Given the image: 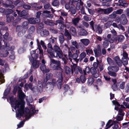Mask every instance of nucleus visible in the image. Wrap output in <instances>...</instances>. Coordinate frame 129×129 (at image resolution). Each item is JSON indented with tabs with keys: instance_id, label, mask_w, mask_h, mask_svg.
<instances>
[{
	"instance_id": "nucleus-24",
	"label": "nucleus",
	"mask_w": 129,
	"mask_h": 129,
	"mask_svg": "<svg viewBox=\"0 0 129 129\" xmlns=\"http://www.w3.org/2000/svg\"><path fill=\"white\" fill-rule=\"evenodd\" d=\"M41 35L42 36H44L45 35H47L49 34V32L47 30L43 29L41 32Z\"/></svg>"
},
{
	"instance_id": "nucleus-10",
	"label": "nucleus",
	"mask_w": 129,
	"mask_h": 129,
	"mask_svg": "<svg viewBox=\"0 0 129 129\" xmlns=\"http://www.w3.org/2000/svg\"><path fill=\"white\" fill-rule=\"evenodd\" d=\"M28 21L30 23L34 24L39 23L40 21V19L39 18H37L35 19L34 18H31L29 19Z\"/></svg>"
},
{
	"instance_id": "nucleus-1",
	"label": "nucleus",
	"mask_w": 129,
	"mask_h": 129,
	"mask_svg": "<svg viewBox=\"0 0 129 129\" xmlns=\"http://www.w3.org/2000/svg\"><path fill=\"white\" fill-rule=\"evenodd\" d=\"M19 88L18 92V96L19 99V101L16 100L15 99L13 98V97H10L9 99H7L8 101L10 102L12 107V110L16 112V117L18 119H20L22 116H25L26 118L28 119L31 116V115L36 112L37 111L35 110V107L34 105H31L29 103L32 102V98L30 97H27L26 99V101L28 103V105L29 106L30 111L28 108H25L24 111L23 109L25 104V102L23 100L25 96L22 90Z\"/></svg>"
},
{
	"instance_id": "nucleus-59",
	"label": "nucleus",
	"mask_w": 129,
	"mask_h": 129,
	"mask_svg": "<svg viewBox=\"0 0 129 129\" xmlns=\"http://www.w3.org/2000/svg\"><path fill=\"white\" fill-rule=\"evenodd\" d=\"M86 52L87 54L88 55H89V54H92L93 53V51L91 49L86 50Z\"/></svg>"
},
{
	"instance_id": "nucleus-8",
	"label": "nucleus",
	"mask_w": 129,
	"mask_h": 129,
	"mask_svg": "<svg viewBox=\"0 0 129 129\" xmlns=\"http://www.w3.org/2000/svg\"><path fill=\"white\" fill-rule=\"evenodd\" d=\"M55 80L53 79L52 80V82H48L45 87L47 88H49L50 90H52L54 86L55 85Z\"/></svg>"
},
{
	"instance_id": "nucleus-26",
	"label": "nucleus",
	"mask_w": 129,
	"mask_h": 129,
	"mask_svg": "<svg viewBox=\"0 0 129 129\" xmlns=\"http://www.w3.org/2000/svg\"><path fill=\"white\" fill-rule=\"evenodd\" d=\"M35 30V28L34 26H32L30 27L28 30V33L31 34L34 33Z\"/></svg>"
},
{
	"instance_id": "nucleus-21",
	"label": "nucleus",
	"mask_w": 129,
	"mask_h": 129,
	"mask_svg": "<svg viewBox=\"0 0 129 129\" xmlns=\"http://www.w3.org/2000/svg\"><path fill=\"white\" fill-rule=\"evenodd\" d=\"M114 59L118 66H121L122 65V62L119 57H115Z\"/></svg>"
},
{
	"instance_id": "nucleus-35",
	"label": "nucleus",
	"mask_w": 129,
	"mask_h": 129,
	"mask_svg": "<svg viewBox=\"0 0 129 129\" xmlns=\"http://www.w3.org/2000/svg\"><path fill=\"white\" fill-rule=\"evenodd\" d=\"M78 70L77 67L76 66L72 68V73H73L74 72H75V73H77Z\"/></svg>"
},
{
	"instance_id": "nucleus-9",
	"label": "nucleus",
	"mask_w": 129,
	"mask_h": 129,
	"mask_svg": "<svg viewBox=\"0 0 129 129\" xmlns=\"http://www.w3.org/2000/svg\"><path fill=\"white\" fill-rule=\"evenodd\" d=\"M125 38L124 36L122 35H118L117 36L114 38V41L116 42H122L124 39Z\"/></svg>"
},
{
	"instance_id": "nucleus-20",
	"label": "nucleus",
	"mask_w": 129,
	"mask_h": 129,
	"mask_svg": "<svg viewBox=\"0 0 129 129\" xmlns=\"http://www.w3.org/2000/svg\"><path fill=\"white\" fill-rule=\"evenodd\" d=\"M80 41L85 46H87L89 43V41L87 39H82L80 40Z\"/></svg>"
},
{
	"instance_id": "nucleus-56",
	"label": "nucleus",
	"mask_w": 129,
	"mask_h": 129,
	"mask_svg": "<svg viewBox=\"0 0 129 129\" xmlns=\"http://www.w3.org/2000/svg\"><path fill=\"white\" fill-rule=\"evenodd\" d=\"M107 61L108 63L109 64H111L112 63V61L111 59L109 57L107 58Z\"/></svg>"
},
{
	"instance_id": "nucleus-50",
	"label": "nucleus",
	"mask_w": 129,
	"mask_h": 129,
	"mask_svg": "<svg viewBox=\"0 0 129 129\" xmlns=\"http://www.w3.org/2000/svg\"><path fill=\"white\" fill-rule=\"evenodd\" d=\"M25 50V49L23 48H19L18 50V53L19 54H21Z\"/></svg>"
},
{
	"instance_id": "nucleus-18",
	"label": "nucleus",
	"mask_w": 129,
	"mask_h": 129,
	"mask_svg": "<svg viewBox=\"0 0 129 129\" xmlns=\"http://www.w3.org/2000/svg\"><path fill=\"white\" fill-rule=\"evenodd\" d=\"M70 32L72 35L73 36L75 35L76 33L75 28L73 26H72L70 27Z\"/></svg>"
},
{
	"instance_id": "nucleus-23",
	"label": "nucleus",
	"mask_w": 129,
	"mask_h": 129,
	"mask_svg": "<svg viewBox=\"0 0 129 129\" xmlns=\"http://www.w3.org/2000/svg\"><path fill=\"white\" fill-rule=\"evenodd\" d=\"M104 14H109L113 11V9L112 7H110L106 9H104Z\"/></svg>"
},
{
	"instance_id": "nucleus-46",
	"label": "nucleus",
	"mask_w": 129,
	"mask_h": 129,
	"mask_svg": "<svg viewBox=\"0 0 129 129\" xmlns=\"http://www.w3.org/2000/svg\"><path fill=\"white\" fill-rule=\"evenodd\" d=\"M116 14L115 12H114L111 14L110 15L109 17L112 19L115 18L116 16Z\"/></svg>"
},
{
	"instance_id": "nucleus-47",
	"label": "nucleus",
	"mask_w": 129,
	"mask_h": 129,
	"mask_svg": "<svg viewBox=\"0 0 129 129\" xmlns=\"http://www.w3.org/2000/svg\"><path fill=\"white\" fill-rule=\"evenodd\" d=\"M123 10L121 9H120L117 10L115 12L116 14H121L123 12Z\"/></svg>"
},
{
	"instance_id": "nucleus-7",
	"label": "nucleus",
	"mask_w": 129,
	"mask_h": 129,
	"mask_svg": "<svg viewBox=\"0 0 129 129\" xmlns=\"http://www.w3.org/2000/svg\"><path fill=\"white\" fill-rule=\"evenodd\" d=\"M37 57H30L29 58L30 61L32 63L34 68H38L40 63L39 61L36 60Z\"/></svg>"
},
{
	"instance_id": "nucleus-33",
	"label": "nucleus",
	"mask_w": 129,
	"mask_h": 129,
	"mask_svg": "<svg viewBox=\"0 0 129 129\" xmlns=\"http://www.w3.org/2000/svg\"><path fill=\"white\" fill-rule=\"evenodd\" d=\"M59 40L60 43L62 44L64 41V39L63 36L62 35H61L59 36Z\"/></svg>"
},
{
	"instance_id": "nucleus-27",
	"label": "nucleus",
	"mask_w": 129,
	"mask_h": 129,
	"mask_svg": "<svg viewBox=\"0 0 129 129\" xmlns=\"http://www.w3.org/2000/svg\"><path fill=\"white\" fill-rule=\"evenodd\" d=\"M64 35L65 36L67 37L69 40H71V36L68 30H65L64 33Z\"/></svg>"
},
{
	"instance_id": "nucleus-48",
	"label": "nucleus",
	"mask_w": 129,
	"mask_h": 129,
	"mask_svg": "<svg viewBox=\"0 0 129 129\" xmlns=\"http://www.w3.org/2000/svg\"><path fill=\"white\" fill-rule=\"evenodd\" d=\"M24 124L23 121H21L17 125L18 128H20L22 127Z\"/></svg>"
},
{
	"instance_id": "nucleus-12",
	"label": "nucleus",
	"mask_w": 129,
	"mask_h": 129,
	"mask_svg": "<svg viewBox=\"0 0 129 129\" xmlns=\"http://www.w3.org/2000/svg\"><path fill=\"white\" fill-rule=\"evenodd\" d=\"M90 71L91 74L95 78L98 77L99 76V74L97 73L96 70L93 68H91Z\"/></svg>"
},
{
	"instance_id": "nucleus-5",
	"label": "nucleus",
	"mask_w": 129,
	"mask_h": 129,
	"mask_svg": "<svg viewBox=\"0 0 129 129\" xmlns=\"http://www.w3.org/2000/svg\"><path fill=\"white\" fill-rule=\"evenodd\" d=\"M112 102L113 104L115 106V109L116 110H119L120 113L119 114L122 116H123V114L122 112V109L124 108L125 107L123 105H120L116 101H113Z\"/></svg>"
},
{
	"instance_id": "nucleus-60",
	"label": "nucleus",
	"mask_w": 129,
	"mask_h": 129,
	"mask_svg": "<svg viewBox=\"0 0 129 129\" xmlns=\"http://www.w3.org/2000/svg\"><path fill=\"white\" fill-rule=\"evenodd\" d=\"M96 82L97 84L98 85H101L102 83V82L100 79H98L96 81Z\"/></svg>"
},
{
	"instance_id": "nucleus-6",
	"label": "nucleus",
	"mask_w": 129,
	"mask_h": 129,
	"mask_svg": "<svg viewBox=\"0 0 129 129\" xmlns=\"http://www.w3.org/2000/svg\"><path fill=\"white\" fill-rule=\"evenodd\" d=\"M56 77L59 78L57 82V83L58 89H60L61 88V86L62 84V82L63 80L61 73L57 72L56 73Z\"/></svg>"
},
{
	"instance_id": "nucleus-62",
	"label": "nucleus",
	"mask_w": 129,
	"mask_h": 129,
	"mask_svg": "<svg viewBox=\"0 0 129 129\" xmlns=\"http://www.w3.org/2000/svg\"><path fill=\"white\" fill-rule=\"evenodd\" d=\"M112 24V22L111 21H108L107 23L105 24V25L107 27L109 26L110 25H111Z\"/></svg>"
},
{
	"instance_id": "nucleus-41",
	"label": "nucleus",
	"mask_w": 129,
	"mask_h": 129,
	"mask_svg": "<svg viewBox=\"0 0 129 129\" xmlns=\"http://www.w3.org/2000/svg\"><path fill=\"white\" fill-rule=\"evenodd\" d=\"M40 44L42 46L43 48L44 49H47V47L45 45V44L43 41L42 40L41 41Z\"/></svg>"
},
{
	"instance_id": "nucleus-13",
	"label": "nucleus",
	"mask_w": 129,
	"mask_h": 129,
	"mask_svg": "<svg viewBox=\"0 0 129 129\" xmlns=\"http://www.w3.org/2000/svg\"><path fill=\"white\" fill-rule=\"evenodd\" d=\"M28 22L27 21H25L23 23L22 26L23 28L22 31L23 33H25L28 28Z\"/></svg>"
},
{
	"instance_id": "nucleus-30",
	"label": "nucleus",
	"mask_w": 129,
	"mask_h": 129,
	"mask_svg": "<svg viewBox=\"0 0 129 129\" xmlns=\"http://www.w3.org/2000/svg\"><path fill=\"white\" fill-rule=\"evenodd\" d=\"M126 57H123L122 58V62L124 65H126L127 64V60Z\"/></svg>"
},
{
	"instance_id": "nucleus-34",
	"label": "nucleus",
	"mask_w": 129,
	"mask_h": 129,
	"mask_svg": "<svg viewBox=\"0 0 129 129\" xmlns=\"http://www.w3.org/2000/svg\"><path fill=\"white\" fill-rule=\"evenodd\" d=\"M53 49V48H50L48 49L47 50V52L48 53L50 54L51 56H55V55L52 53Z\"/></svg>"
},
{
	"instance_id": "nucleus-16",
	"label": "nucleus",
	"mask_w": 129,
	"mask_h": 129,
	"mask_svg": "<svg viewBox=\"0 0 129 129\" xmlns=\"http://www.w3.org/2000/svg\"><path fill=\"white\" fill-rule=\"evenodd\" d=\"M80 19L79 18L77 17L72 19V22L74 25L76 26L78 23Z\"/></svg>"
},
{
	"instance_id": "nucleus-3",
	"label": "nucleus",
	"mask_w": 129,
	"mask_h": 129,
	"mask_svg": "<svg viewBox=\"0 0 129 129\" xmlns=\"http://www.w3.org/2000/svg\"><path fill=\"white\" fill-rule=\"evenodd\" d=\"M51 62L50 66L54 70H59L60 72H62V70L61 68L60 65L61 64L59 61H56L53 59H51Z\"/></svg>"
},
{
	"instance_id": "nucleus-4",
	"label": "nucleus",
	"mask_w": 129,
	"mask_h": 129,
	"mask_svg": "<svg viewBox=\"0 0 129 129\" xmlns=\"http://www.w3.org/2000/svg\"><path fill=\"white\" fill-rule=\"evenodd\" d=\"M119 69L118 67H117L110 66L108 68L109 71L108 73L111 76L114 77L116 76V73L112 71H113L115 72H116L118 71Z\"/></svg>"
},
{
	"instance_id": "nucleus-14",
	"label": "nucleus",
	"mask_w": 129,
	"mask_h": 129,
	"mask_svg": "<svg viewBox=\"0 0 129 129\" xmlns=\"http://www.w3.org/2000/svg\"><path fill=\"white\" fill-rule=\"evenodd\" d=\"M40 69L43 73L48 72L49 71V70L46 68V67L45 64L41 65L40 67Z\"/></svg>"
},
{
	"instance_id": "nucleus-44",
	"label": "nucleus",
	"mask_w": 129,
	"mask_h": 129,
	"mask_svg": "<svg viewBox=\"0 0 129 129\" xmlns=\"http://www.w3.org/2000/svg\"><path fill=\"white\" fill-rule=\"evenodd\" d=\"M10 91V88H8L5 90L4 93V95L5 96H6L9 93Z\"/></svg>"
},
{
	"instance_id": "nucleus-45",
	"label": "nucleus",
	"mask_w": 129,
	"mask_h": 129,
	"mask_svg": "<svg viewBox=\"0 0 129 129\" xmlns=\"http://www.w3.org/2000/svg\"><path fill=\"white\" fill-rule=\"evenodd\" d=\"M57 55L56 56H62V52L60 50L59 51H57L56 52Z\"/></svg>"
},
{
	"instance_id": "nucleus-25",
	"label": "nucleus",
	"mask_w": 129,
	"mask_h": 129,
	"mask_svg": "<svg viewBox=\"0 0 129 129\" xmlns=\"http://www.w3.org/2000/svg\"><path fill=\"white\" fill-rule=\"evenodd\" d=\"M95 30L96 31H98L100 34H101L102 32V29L99 25L95 26Z\"/></svg>"
},
{
	"instance_id": "nucleus-52",
	"label": "nucleus",
	"mask_w": 129,
	"mask_h": 129,
	"mask_svg": "<svg viewBox=\"0 0 129 129\" xmlns=\"http://www.w3.org/2000/svg\"><path fill=\"white\" fill-rule=\"evenodd\" d=\"M44 8L46 9H49L51 8L50 6V4H46L44 6Z\"/></svg>"
},
{
	"instance_id": "nucleus-40",
	"label": "nucleus",
	"mask_w": 129,
	"mask_h": 129,
	"mask_svg": "<svg viewBox=\"0 0 129 129\" xmlns=\"http://www.w3.org/2000/svg\"><path fill=\"white\" fill-rule=\"evenodd\" d=\"M53 49L56 52L57 51H60L61 50L59 47L56 45H55L53 47Z\"/></svg>"
},
{
	"instance_id": "nucleus-63",
	"label": "nucleus",
	"mask_w": 129,
	"mask_h": 129,
	"mask_svg": "<svg viewBox=\"0 0 129 129\" xmlns=\"http://www.w3.org/2000/svg\"><path fill=\"white\" fill-rule=\"evenodd\" d=\"M99 68L100 69V71L102 70H103V65L102 64H100L98 65Z\"/></svg>"
},
{
	"instance_id": "nucleus-2",
	"label": "nucleus",
	"mask_w": 129,
	"mask_h": 129,
	"mask_svg": "<svg viewBox=\"0 0 129 129\" xmlns=\"http://www.w3.org/2000/svg\"><path fill=\"white\" fill-rule=\"evenodd\" d=\"M37 83L38 84L37 85L38 87H37L36 86L33 87L32 84L31 83L29 84L26 83L25 85V88L26 90H28L29 88L31 90L33 91L39 90L40 92H42L43 91V89L44 87L41 82L39 81H38Z\"/></svg>"
},
{
	"instance_id": "nucleus-61",
	"label": "nucleus",
	"mask_w": 129,
	"mask_h": 129,
	"mask_svg": "<svg viewBox=\"0 0 129 129\" xmlns=\"http://www.w3.org/2000/svg\"><path fill=\"white\" fill-rule=\"evenodd\" d=\"M70 87L69 86L67 85H65L64 86V89L66 91H68Z\"/></svg>"
},
{
	"instance_id": "nucleus-38",
	"label": "nucleus",
	"mask_w": 129,
	"mask_h": 129,
	"mask_svg": "<svg viewBox=\"0 0 129 129\" xmlns=\"http://www.w3.org/2000/svg\"><path fill=\"white\" fill-rule=\"evenodd\" d=\"M57 39V38L52 37L50 38L49 40L50 42H51L52 43H53L54 42L56 41Z\"/></svg>"
},
{
	"instance_id": "nucleus-36",
	"label": "nucleus",
	"mask_w": 129,
	"mask_h": 129,
	"mask_svg": "<svg viewBox=\"0 0 129 129\" xmlns=\"http://www.w3.org/2000/svg\"><path fill=\"white\" fill-rule=\"evenodd\" d=\"M90 71V69L89 67H86L85 70H84V74H86V73H89Z\"/></svg>"
},
{
	"instance_id": "nucleus-42",
	"label": "nucleus",
	"mask_w": 129,
	"mask_h": 129,
	"mask_svg": "<svg viewBox=\"0 0 129 129\" xmlns=\"http://www.w3.org/2000/svg\"><path fill=\"white\" fill-rule=\"evenodd\" d=\"M80 79L82 83H84L86 80L84 76L83 75L81 76L80 77Z\"/></svg>"
},
{
	"instance_id": "nucleus-57",
	"label": "nucleus",
	"mask_w": 129,
	"mask_h": 129,
	"mask_svg": "<svg viewBox=\"0 0 129 129\" xmlns=\"http://www.w3.org/2000/svg\"><path fill=\"white\" fill-rule=\"evenodd\" d=\"M97 12L100 14L103 13H104V10L101 9H99L98 10Z\"/></svg>"
},
{
	"instance_id": "nucleus-31",
	"label": "nucleus",
	"mask_w": 129,
	"mask_h": 129,
	"mask_svg": "<svg viewBox=\"0 0 129 129\" xmlns=\"http://www.w3.org/2000/svg\"><path fill=\"white\" fill-rule=\"evenodd\" d=\"M59 4V2L58 0H55L53 1L52 3L53 5L54 6H58Z\"/></svg>"
},
{
	"instance_id": "nucleus-28",
	"label": "nucleus",
	"mask_w": 129,
	"mask_h": 129,
	"mask_svg": "<svg viewBox=\"0 0 129 129\" xmlns=\"http://www.w3.org/2000/svg\"><path fill=\"white\" fill-rule=\"evenodd\" d=\"M64 70L65 73L67 74H69L71 72V69L67 66H66L64 67Z\"/></svg>"
},
{
	"instance_id": "nucleus-17",
	"label": "nucleus",
	"mask_w": 129,
	"mask_h": 129,
	"mask_svg": "<svg viewBox=\"0 0 129 129\" xmlns=\"http://www.w3.org/2000/svg\"><path fill=\"white\" fill-rule=\"evenodd\" d=\"M36 41L37 43L38 49L39 51V53L40 54H41L42 55L43 54V50L42 49L40 45L39 40L38 39H37L36 40Z\"/></svg>"
},
{
	"instance_id": "nucleus-55",
	"label": "nucleus",
	"mask_w": 129,
	"mask_h": 129,
	"mask_svg": "<svg viewBox=\"0 0 129 129\" xmlns=\"http://www.w3.org/2000/svg\"><path fill=\"white\" fill-rule=\"evenodd\" d=\"M111 32L114 36H115L117 35V32L114 29H111Z\"/></svg>"
},
{
	"instance_id": "nucleus-58",
	"label": "nucleus",
	"mask_w": 129,
	"mask_h": 129,
	"mask_svg": "<svg viewBox=\"0 0 129 129\" xmlns=\"http://www.w3.org/2000/svg\"><path fill=\"white\" fill-rule=\"evenodd\" d=\"M63 23V21L61 20H57L56 21V24H57V23H59V25Z\"/></svg>"
},
{
	"instance_id": "nucleus-22",
	"label": "nucleus",
	"mask_w": 129,
	"mask_h": 129,
	"mask_svg": "<svg viewBox=\"0 0 129 129\" xmlns=\"http://www.w3.org/2000/svg\"><path fill=\"white\" fill-rule=\"evenodd\" d=\"M79 34L81 36H86L87 34V32L84 29H81Z\"/></svg>"
},
{
	"instance_id": "nucleus-53",
	"label": "nucleus",
	"mask_w": 129,
	"mask_h": 129,
	"mask_svg": "<svg viewBox=\"0 0 129 129\" xmlns=\"http://www.w3.org/2000/svg\"><path fill=\"white\" fill-rule=\"evenodd\" d=\"M118 28L119 29H121L123 31H125V29L124 28L123 26L120 24H119L118 25Z\"/></svg>"
},
{
	"instance_id": "nucleus-15",
	"label": "nucleus",
	"mask_w": 129,
	"mask_h": 129,
	"mask_svg": "<svg viewBox=\"0 0 129 129\" xmlns=\"http://www.w3.org/2000/svg\"><path fill=\"white\" fill-rule=\"evenodd\" d=\"M50 12L46 11L44 12L43 15L46 17H49L50 18H52L53 17V15L51 14H50Z\"/></svg>"
},
{
	"instance_id": "nucleus-51",
	"label": "nucleus",
	"mask_w": 129,
	"mask_h": 129,
	"mask_svg": "<svg viewBox=\"0 0 129 129\" xmlns=\"http://www.w3.org/2000/svg\"><path fill=\"white\" fill-rule=\"evenodd\" d=\"M109 43L107 41H105L103 44V46L104 47H106L108 46Z\"/></svg>"
},
{
	"instance_id": "nucleus-32",
	"label": "nucleus",
	"mask_w": 129,
	"mask_h": 129,
	"mask_svg": "<svg viewBox=\"0 0 129 129\" xmlns=\"http://www.w3.org/2000/svg\"><path fill=\"white\" fill-rule=\"evenodd\" d=\"M71 41L72 44L77 49L79 48V46L76 41Z\"/></svg>"
},
{
	"instance_id": "nucleus-54",
	"label": "nucleus",
	"mask_w": 129,
	"mask_h": 129,
	"mask_svg": "<svg viewBox=\"0 0 129 129\" xmlns=\"http://www.w3.org/2000/svg\"><path fill=\"white\" fill-rule=\"evenodd\" d=\"M125 82H122L121 84H120L119 87L121 89H123L124 88Z\"/></svg>"
},
{
	"instance_id": "nucleus-49",
	"label": "nucleus",
	"mask_w": 129,
	"mask_h": 129,
	"mask_svg": "<svg viewBox=\"0 0 129 129\" xmlns=\"http://www.w3.org/2000/svg\"><path fill=\"white\" fill-rule=\"evenodd\" d=\"M51 76L50 74H47L44 80V81H47L50 78Z\"/></svg>"
},
{
	"instance_id": "nucleus-19",
	"label": "nucleus",
	"mask_w": 129,
	"mask_h": 129,
	"mask_svg": "<svg viewBox=\"0 0 129 129\" xmlns=\"http://www.w3.org/2000/svg\"><path fill=\"white\" fill-rule=\"evenodd\" d=\"M113 123L112 120H109L106 124L105 129H108L110 127L113 125Z\"/></svg>"
},
{
	"instance_id": "nucleus-11",
	"label": "nucleus",
	"mask_w": 129,
	"mask_h": 129,
	"mask_svg": "<svg viewBox=\"0 0 129 129\" xmlns=\"http://www.w3.org/2000/svg\"><path fill=\"white\" fill-rule=\"evenodd\" d=\"M120 22L122 24L124 25L126 24L127 22L126 16L124 14L121 15L120 19Z\"/></svg>"
},
{
	"instance_id": "nucleus-29",
	"label": "nucleus",
	"mask_w": 129,
	"mask_h": 129,
	"mask_svg": "<svg viewBox=\"0 0 129 129\" xmlns=\"http://www.w3.org/2000/svg\"><path fill=\"white\" fill-rule=\"evenodd\" d=\"M4 81L5 80L4 79V77L2 74L1 70H0V82H1V83H4Z\"/></svg>"
},
{
	"instance_id": "nucleus-39",
	"label": "nucleus",
	"mask_w": 129,
	"mask_h": 129,
	"mask_svg": "<svg viewBox=\"0 0 129 129\" xmlns=\"http://www.w3.org/2000/svg\"><path fill=\"white\" fill-rule=\"evenodd\" d=\"M107 38L109 41L110 43H113V40H112L111 38V35L110 34H108L107 36Z\"/></svg>"
},
{
	"instance_id": "nucleus-43",
	"label": "nucleus",
	"mask_w": 129,
	"mask_h": 129,
	"mask_svg": "<svg viewBox=\"0 0 129 129\" xmlns=\"http://www.w3.org/2000/svg\"><path fill=\"white\" fill-rule=\"evenodd\" d=\"M84 19L86 21H88L91 20L90 18L88 15H85L83 17Z\"/></svg>"
},
{
	"instance_id": "nucleus-64",
	"label": "nucleus",
	"mask_w": 129,
	"mask_h": 129,
	"mask_svg": "<svg viewBox=\"0 0 129 129\" xmlns=\"http://www.w3.org/2000/svg\"><path fill=\"white\" fill-rule=\"evenodd\" d=\"M79 53V51L78 50H76V53L73 54V56H78Z\"/></svg>"
},
{
	"instance_id": "nucleus-37",
	"label": "nucleus",
	"mask_w": 129,
	"mask_h": 129,
	"mask_svg": "<svg viewBox=\"0 0 129 129\" xmlns=\"http://www.w3.org/2000/svg\"><path fill=\"white\" fill-rule=\"evenodd\" d=\"M6 48L7 49V50H14L15 49V47L13 46H11L10 47L7 44L6 46Z\"/></svg>"
}]
</instances>
